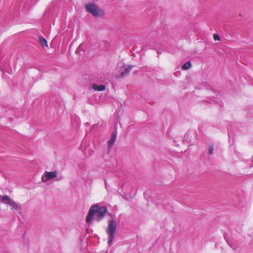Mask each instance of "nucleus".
<instances>
[{"label": "nucleus", "mask_w": 253, "mask_h": 253, "mask_svg": "<svg viewBox=\"0 0 253 253\" xmlns=\"http://www.w3.org/2000/svg\"><path fill=\"white\" fill-rule=\"evenodd\" d=\"M107 211L106 207H100L98 205H94L90 208L88 213L86 216V221L89 223L92 220L93 216L95 213L97 214V220L100 221V220L105 215Z\"/></svg>", "instance_id": "obj_1"}, {"label": "nucleus", "mask_w": 253, "mask_h": 253, "mask_svg": "<svg viewBox=\"0 0 253 253\" xmlns=\"http://www.w3.org/2000/svg\"><path fill=\"white\" fill-rule=\"evenodd\" d=\"M85 9L94 17H102L104 14V11L93 3H87L85 6Z\"/></svg>", "instance_id": "obj_2"}, {"label": "nucleus", "mask_w": 253, "mask_h": 253, "mask_svg": "<svg viewBox=\"0 0 253 253\" xmlns=\"http://www.w3.org/2000/svg\"><path fill=\"white\" fill-rule=\"evenodd\" d=\"M117 225L115 221L114 220L109 221L108 222V228L107 229V233L109 235L108 241V244H111L113 241Z\"/></svg>", "instance_id": "obj_3"}, {"label": "nucleus", "mask_w": 253, "mask_h": 253, "mask_svg": "<svg viewBox=\"0 0 253 253\" xmlns=\"http://www.w3.org/2000/svg\"><path fill=\"white\" fill-rule=\"evenodd\" d=\"M1 202L10 206L12 210L17 211L20 208L21 205L11 200L7 195L1 197Z\"/></svg>", "instance_id": "obj_4"}, {"label": "nucleus", "mask_w": 253, "mask_h": 253, "mask_svg": "<svg viewBox=\"0 0 253 253\" xmlns=\"http://www.w3.org/2000/svg\"><path fill=\"white\" fill-rule=\"evenodd\" d=\"M57 175V172L56 171H45L44 174L42 176V182H46L47 181L52 179L55 178Z\"/></svg>", "instance_id": "obj_5"}, {"label": "nucleus", "mask_w": 253, "mask_h": 253, "mask_svg": "<svg viewBox=\"0 0 253 253\" xmlns=\"http://www.w3.org/2000/svg\"><path fill=\"white\" fill-rule=\"evenodd\" d=\"M117 138V132L114 131L112 133L111 138L108 141V149H111L113 146Z\"/></svg>", "instance_id": "obj_6"}, {"label": "nucleus", "mask_w": 253, "mask_h": 253, "mask_svg": "<svg viewBox=\"0 0 253 253\" xmlns=\"http://www.w3.org/2000/svg\"><path fill=\"white\" fill-rule=\"evenodd\" d=\"M92 88L96 91H103L105 89V86L104 85H97L93 84L92 85Z\"/></svg>", "instance_id": "obj_7"}, {"label": "nucleus", "mask_w": 253, "mask_h": 253, "mask_svg": "<svg viewBox=\"0 0 253 253\" xmlns=\"http://www.w3.org/2000/svg\"><path fill=\"white\" fill-rule=\"evenodd\" d=\"M132 67H133V66H132V65L128 66L127 68H126L125 69V70L124 72H122L120 77L121 78H123V77L126 76V75H127L128 74V73H129L130 71L132 69Z\"/></svg>", "instance_id": "obj_8"}, {"label": "nucleus", "mask_w": 253, "mask_h": 253, "mask_svg": "<svg viewBox=\"0 0 253 253\" xmlns=\"http://www.w3.org/2000/svg\"><path fill=\"white\" fill-rule=\"evenodd\" d=\"M39 42H40L41 45L42 47L46 46V47H48L47 41L44 38L40 36L39 37Z\"/></svg>", "instance_id": "obj_9"}, {"label": "nucleus", "mask_w": 253, "mask_h": 253, "mask_svg": "<svg viewBox=\"0 0 253 253\" xmlns=\"http://www.w3.org/2000/svg\"><path fill=\"white\" fill-rule=\"evenodd\" d=\"M191 66V63L190 61H188L185 63L181 67L182 70H187L189 69Z\"/></svg>", "instance_id": "obj_10"}, {"label": "nucleus", "mask_w": 253, "mask_h": 253, "mask_svg": "<svg viewBox=\"0 0 253 253\" xmlns=\"http://www.w3.org/2000/svg\"><path fill=\"white\" fill-rule=\"evenodd\" d=\"M213 39L214 41H220V37L217 34H213Z\"/></svg>", "instance_id": "obj_11"}, {"label": "nucleus", "mask_w": 253, "mask_h": 253, "mask_svg": "<svg viewBox=\"0 0 253 253\" xmlns=\"http://www.w3.org/2000/svg\"><path fill=\"white\" fill-rule=\"evenodd\" d=\"M213 147L212 145H211L209 146V154H212V151H213Z\"/></svg>", "instance_id": "obj_12"}]
</instances>
